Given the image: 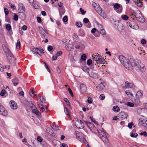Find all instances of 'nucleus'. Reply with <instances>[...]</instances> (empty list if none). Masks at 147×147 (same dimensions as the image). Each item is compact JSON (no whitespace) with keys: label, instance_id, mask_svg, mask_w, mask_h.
Segmentation results:
<instances>
[{"label":"nucleus","instance_id":"c756f323","mask_svg":"<svg viewBox=\"0 0 147 147\" xmlns=\"http://www.w3.org/2000/svg\"><path fill=\"white\" fill-rule=\"evenodd\" d=\"M135 131H133L131 133V136L133 138H136L138 136V135L137 133H135Z\"/></svg>","mask_w":147,"mask_h":147},{"label":"nucleus","instance_id":"5701e85b","mask_svg":"<svg viewBox=\"0 0 147 147\" xmlns=\"http://www.w3.org/2000/svg\"><path fill=\"white\" fill-rule=\"evenodd\" d=\"M146 119H142V118L140 119L139 120V123L142 126L145 127Z\"/></svg>","mask_w":147,"mask_h":147},{"label":"nucleus","instance_id":"338daca9","mask_svg":"<svg viewBox=\"0 0 147 147\" xmlns=\"http://www.w3.org/2000/svg\"><path fill=\"white\" fill-rule=\"evenodd\" d=\"M53 49V47L49 45L47 47V50L49 51H51Z\"/></svg>","mask_w":147,"mask_h":147},{"label":"nucleus","instance_id":"69168bd1","mask_svg":"<svg viewBox=\"0 0 147 147\" xmlns=\"http://www.w3.org/2000/svg\"><path fill=\"white\" fill-rule=\"evenodd\" d=\"M98 28L97 30H100L103 28L101 24H98Z\"/></svg>","mask_w":147,"mask_h":147},{"label":"nucleus","instance_id":"864d4df0","mask_svg":"<svg viewBox=\"0 0 147 147\" xmlns=\"http://www.w3.org/2000/svg\"><path fill=\"white\" fill-rule=\"evenodd\" d=\"M100 99L101 100H103L105 98V96L104 94H101L99 96Z\"/></svg>","mask_w":147,"mask_h":147},{"label":"nucleus","instance_id":"a19ab883","mask_svg":"<svg viewBox=\"0 0 147 147\" xmlns=\"http://www.w3.org/2000/svg\"><path fill=\"white\" fill-rule=\"evenodd\" d=\"M99 15H100V16L104 18H105L107 17V15L106 13L105 12H104L103 11H102L101 12V14H100Z\"/></svg>","mask_w":147,"mask_h":147},{"label":"nucleus","instance_id":"f03ea898","mask_svg":"<svg viewBox=\"0 0 147 147\" xmlns=\"http://www.w3.org/2000/svg\"><path fill=\"white\" fill-rule=\"evenodd\" d=\"M119 59L121 63L126 68L129 70L132 69V65L129 60L122 55L119 57Z\"/></svg>","mask_w":147,"mask_h":147},{"label":"nucleus","instance_id":"72a5a7b5","mask_svg":"<svg viewBox=\"0 0 147 147\" xmlns=\"http://www.w3.org/2000/svg\"><path fill=\"white\" fill-rule=\"evenodd\" d=\"M28 102L29 104L30 107L31 109H34L36 107L34 105L33 103L31 101H28Z\"/></svg>","mask_w":147,"mask_h":147},{"label":"nucleus","instance_id":"9d476101","mask_svg":"<svg viewBox=\"0 0 147 147\" xmlns=\"http://www.w3.org/2000/svg\"><path fill=\"white\" fill-rule=\"evenodd\" d=\"M125 86L123 87V88L125 89H126L128 88L134 89L135 87V86L133 83L129 82L127 81L125 82Z\"/></svg>","mask_w":147,"mask_h":147},{"label":"nucleus","instance_id":"6e6552de","mask_svg":"<svg viewBox=\"0 0 147 147\" xmlns=\"http://www.w3.org/2000/svg\"><path fill=\"white\" fill-rule=\"evenodd\" d=\"M88 75L90 77L95 79H97L98 78V74L96 71L95 69H90Z\"/></svg>","mask_w":147,"mask_h":147},{"label":"nucleus","instance_id":"b1692460","mask_svg":"<svg viewBox=\"0 0 147 147\" xmlns=\"http://www.w3.org/2000/svg\"><path fill=\"white\" fill-rule=\"evenodd\" d=\"M18 79L16 78L12 79V82L14 86H15L18 84Z\"/></svg>","mask_w":147,"mask_h":147},{"label":"nucleus","instance_id":"de8ad7c7","mask_svg":"<svg viewBox=\"0 0 147 147\" xmlns=\"http://www.w3.org/2000/svg\"><path fill=\"white\" fill-rule=\"evenodd\" d=\"M86 56L85 54H83L81 57V59L83 61L86 60Z\"/></svg>","mask_w":147,"mask_h":147},{"label":"nucleus","instance_id":"39448f33","mask_svg":"<svg viewBox=\"0 0 147 147\" xmlns=\"http://www.w3.org/2000/svg\"><path fill=\"white\" fill-rule=\"evenodd\" d=\"M127 26H129L131 28L134 29H138L139 26L136 22L134 21L133 19L132 20L128 21L127 23Z\"/></svg>","mask_w":147,"mask_h":147},{"label":"nucleus","instance_id":"e2e57ef3","mask_svg":"<svg viewBox=\"0 0 147 147\" xmlns=\"http://www.w3.org/2000/svg\"><path fill=\"white\" fill-rule=\"evenodd\" d=\"M62 53V52L61 51H59L57 52L56 54V55L57 57L61 55Z\"/></svg>","mask_w":147,"mask_h":147},{"label":"nucleus","instance_id":"393cba45","mask_svg":"<svg viewBox=\"0 0 147 147\" xmlns=\"http://www.w3.org/2000/svg\"><path fill=\"white\" fill-rule=\"evenodd\" d=\"M79 122V124L81 126V127L78 126V124L76 125L77 127L79 129H81L82 128H83L84 127V123H83L82 122L81 120H80L79 121H78Z\"/></svg>","mask_w":147,"mask_h":147},{"label":"nucleus","instance_id":"58836bf2","mask_svg":"<svg viewBox=\"0 0 147 147\" xmlns=\"http://www.w3.org/2000/svg\"><path fill=\"white\" fill-rule=\"evenodd\" d=\"M136 4L139 7H142V4L140 0H139Z\"/></svg>","mask_w":147,"mask_h":147},{"label":"nucleus","instance_id":"c03bdc74","mask_svg":"<svg viewBox=\"0 0 147 147\" xmlns=\"http://www.w3.org/2000/svg\"><path fill=\"white\" fill-rule=\"evenodd\" d=\"M25 7L24 5L22 6L21 7H19V9L20 10V11L21 12H25Z\"/></svg>","mask_w":147,"mask_h":147},{"label":"nucleus","instance_id":"f8f14e48","mask_svg":"<svg viewBox=\"0 0 147 147\" xmlns=\"http://www.w3.org/2000/svg\"><path fill=\"white\" fill-rule=\"evenodd\" d=\"M97 31L102 35L103 37L105 39H109V36L108 35L106 34L105 30L103 28L100 30H97Z\"/></svg>","mask_w":147,"mask_h":147},{"label":"nucleus","instance_id":"79ce46f5","mask_svg":"<svg viewBox=\"0 0 147 147\" xmlns=\"http://www.w3.org/2000/svg\"><path fill=\"white\" fill-rule=\"evenodd\" d=\"M43 63L45 64V67L47 69L49 73H50L51 71L50 70V69L49 68V67L47 65L46 63H45V62H43Z\"/></svg>","mask_w":147,"mask_h":147},{"label":"nucleus","instance_id":"e433bc0d","mask_svg":"<svg viewBox=\"0 0 147 147\" xmlns=\"http://www.w3.org/2000/svg\"><path fill=\"white\" fill-rule=\"evenodd\" d=\"M6 28L8 31H10L11 29V27L10 24H8L6 26Z\"/></svg>","mask_w":147,"mask_h":147},{"label":"nucleus","instance_id":"aec40b11","mask_svg":"<svg viewBox=\"0 0 147 147\" xmlns=\"http://www.w3.org/2000/svg\"><path fill=\"white\" fill-rule=\"evenodd\" d=\"M105 87V84L103 82H101L99 84L96 88L100 90H101L103 89Z\"/></svg>","mask_w":147,"mask_h":147},{"label":"nucleus","instance_id":"bf43d9fd","mask_svg":"<svg viewBox=\"0 0 147 147\" xmlns=\"http://www.w3.org/2000/svg\"><path fill=\"white\" fill-rule=\"evenodd\" d=\"M63 21L64 22H66L68 21V18L67 16H64L63 18Z\"/></svg>","mask_w":147,"mask_h":147},{"label":"nucleus","instance_id":"774afa93","mask_svg":"<svg viewBox=\"0 0 147 147\" xmlns=\"http://www.w3.org/2000/svg\"><path fill=\"white\" fill-rule=\"evenodd\" d=\"M41 36L43 38H47V36L45 33H43L41 34Z\"/></svg>","mask_w":147,"mask_h":147},{"label":"nucleus","instance_id":"5fc2aeb1","mask_svg":"<svg viewBox=\"0 0 147 147\" xmlns=\"http://www.w3.org/2000/svg\"><path fill=\"white\" fill-rule=\"evenodd\" d=\"M97 13H98L99 14H101V12L102 11V10L101 8L100 7V8L99 9V8L98 9H97L95 10Z\"/></svg>","mask_w":147,"mask_h":147},{"label":"nucleus","instance_id":"4468645a","mask_svg":"<svg viewBox=\"0 0 147 147\" xmlns=\"http://www.w3.org/2000/svg\"><path fill=\"white\" fill-rule=\"evenodd\" d=\"M118 115V117H119V119L121 120H123L125 118L127 119L128 116L127 113L123 112L120 113Z\"/></svg>","mask_w":147,"mask_h":147},{"label":"nucleus","instance_id":"0eeeda50","mask_svg":"<svg viewBox=\"0 0 147 147\" xmlns=\"http://www.w3.org/2000/svg\"><path fill=\"white\" fill-rule=\"evenodd\" d=\"M113 7L114 10L118 13H121L122 11V6L118 3H115Z\"/></svg>","mask_w":147,"mask_h":147},{"label":"nucleus","instance_id":"a18cd8bd","mask_svg":"<svg viewBox=\"0 0 147 147\" xmlns=\"http://www.w3.org/2000/svg\"><path fill=\"white\" fill-rule=\"evenodd\" d=\"M51 126L52 128L55 130H57L59 129L58 127V126H57L56 125H51Z\"/></svg>","mask_w":147,"mask_h":147},{"label":"nucleus","instance_id":"f257e3e1","mask_svg":"<svg viewBox=\"0 0 147 147\" xmlns=\"http://www.w3.org/2000/svg\"><path fill=\"white\" fill-rule=\"evenodd\" d=\"M131 64L132 65V69L133 67H135L136 69L140 70L142 72L144 71V66L143 64L141 63V61L137 59L132 60L131 61Z\"/></svg>","mask_w":147,"mask_h":147},{"label":"nucleus","instance_id":"c85d7f7f","mask_svg":"<svg viewBox=\"0 0 147 147\" xmlns=\"http://www.w3.org/2000/svg\"><path fill=\"white\" fill-rule=\"evenodd\" d=\"M137 14L136 12L133 11L131 12L130 16L131 17V18L134 17L136 18L137 17Z\"/></svg>","mask_w":147,"mask_h":147},{"label":"nucleus","instance_id":"1a4fd4ad","mask_svg":"<svg viewBox=\"0 0 147 147\" xmlns=\"http://www.w3.org/2000/svg\"><path fill=\"white\" fill-rule=\"evenodd\" d=\"M130 100L135 105V107H136L140 105V98L136 97H132L130 98Z\"/></svg>","mask_w":147,"mask_h":147},{"label":"nucleus","instance_id":"13d9d810","mask_svg":"<svg viewBox=\"0 0 147 147\" xmlns=\"http://www.w3.org/2000/svg\"><path fill=\"white\" fill-rule=\"evenodd\" d=\"M87 102L91 104L92 102V100L90 97H88V98Z\"/></svg>","mask_w":147,"mask_h":147},{"label":"nucleus","instance_id":"09e8293b","mask_svg":"<svg viewBox=\"0 0 147 147\" xmlns=\"http://www.w3.org/2000/svg\"><path fill=\"white\" fill-rule=\"evenodd\" d=\"M5 90L4 89L2 90L0 94L1 96H4L5 94Z\"/></svg>","mask_w":147,"mask_h":147},{"label":"nucleus","instance_id":"423d86ee","mask_svg":"<svg viewBox=\"0 0 147 147\" xmlns=\"http://www.w3.org/2000/svg\"><path fill=\"white\" fill-rule=\"evenodd\" d=\"M75 134L78 139L81 142H84L86 141L84 137V135L82 133L76 131L75 132Z\"/></svg>","mask_w":147,"mask_h":147},{"label":"nucleus","instance_id":"f704fd0d","mask_svg":"<svg viewBox=\"0 0 147 147\" xmlns=\"http://www.w3.org/2000/svg\"><path fill=\"white\" fill-rule=\"evenodd\" d=\"M126 105L127 106L130 107H135V105L133 102H128L127 103Z\"/></svg>","mask_w":147,"mask_h":147},{"label":"nucleus","instance_id":"dca6fc26","mask_svg":"<svg viewBox=\"0 0 147 147\" xmlns=\"http://www.w3.org/2000/svg\"><path fill=\"white\" fill-rule=\"evenodd\" d=\"M2 47L3 50L5 53L6 56H7V55L9 54V53H11L8 48L7 46L5 45H2Z\"/></svg>","mask_w":147,"mask_h":147},{"label":"nucleus","instance_id":"4d7b16f0","mask_svg":"<svg viewBox=\"0 0 147 147\" xmlns=\"http://www.w3.org/2000/svg\"><path fill=\"white\" fill-rule=\"evenodd\" d=\"M46 130L47 133L49 134H50V132L53 131L52 129H50L49 128H47Z\"/></svg>","mask_w":147,"mask_h":147},{"label":"nucleus","instance_id":"f3484780","mask_svg":"<svg viewBox=\"0 0 147 147\" xmlns=\"http://www.w3.org/2000/svg\"><path fill=\"white\" fill-rule=\"evenodd\" d=\"M80 92L83 93L85 92L87 90V88L86 85L84 84H81L80 86Z\"/></svg>","mask_w":147,"mask_h":147},{"label":"nucleus","instance_id":"9b49d317","mask_svg":"<svg viewBox=\"0 0 147 147\" xmlns=\"http://www.w3.org/2000/svg\"><path fill=\"white\" fill-rule=\"evenodd\" d=\"M0 114L3 116H6L8 114L7 111L0 103Z\"/></svg>","mask_w":147,"mask_h":147},{"label":"nucleus","instance_id":"37998d69","mask_svg":"<svg viewBox=\"0 0 147 147\" xmlns=\"http://www.w3.org/2000/svg\"><path fill=\"white\" fill-rule=\"evenodd\" d=\"M64 111L66 115H69L68 109L67 108L64 107Z\"/></svg>","mask_w":147,"mask_h":147},{"label":"nucleus","instance_id":"6ab92c4d","mask_svg":"<svg viewBox=\"0 0 147 147\" xmlns=\"http://www.w3.org/2000/svg\"><path fill=\"white\" fill-rule=\"evenodd\" d=\"M40 109L41 111L42 112H46L48 110V108L46 106H43L42 105H41L39 106Z\"/></svg>","mask_w":147,"mask_h":147},{"label":"nucleus","instance_id":"0e129e2a","mask_svg":"<svg viewBox=\"0 0 147 147\" xmlns=\"http://www.w3.org/2000/svg\"><path fill=\"white\" fill-rule=\"evenodd\" d=\"M18 16L15 14L13 16V20L15 21H17L18 20Z\"/></svg>","mask_w":147,"mask_h":147},{"label":"nucleus","instance_id":"4be33fe9","mask_svg":"<svg viewBox=\"0 0 147 147\" xmlns=\"http://www.w3.org/2000/svg\"><path fill=\"white\" fill-rule=\"evenodd\" d=\"M117 29L120 32L122 31L124 29V27L123 24L121 23L119 24V25L117 24Z\"/></svg>","mask_w":147,"mask_h":147},{"label":"nucleus","instance_id":"603ef678","mask_svg":"<svg viewBox=\"0 0 147 147\" xmlns=\"http://www.w3.org/2000/svg\"><path fill=\"white\" fill-rule=\"evenodd\" d=\"M80 11L81 12V13L82 15L85 14L86 13V11H84V9H82L81 8H80Z\"/></svg>","mask_w":147,"mask_h":147},{"label":"nucleus","instance_id":"8fccbe9b","mask_svg":"<svg viewBox=\"0 0 147 147\" xmlns=\"http://www.w3.org/2000/svg\"><path fill=\"white\" fill-rule=\"evenodd\" d=\"M92 63V61L91 59H88L87 61V64L88 65H90Z\"/></svg>","mask_w":147,"mask_h":147},{"label":"nucleus","instance_id":"ddd939ff","mask_svg":"<svg viewBox=\"0 0 147 147\" xmlns=\"http://www.w3.org/2000/svg\"><path fill=\"white\" fill-rule=\"evenodd\" d=\"M7 57L9 62L11 63H14L15 59L14 56L11 53H10L9 54L7 55Z\"/></svg>","mask_w":147,"mask_h":147},{"label":"nucleus","instance_id":"a211bd4d","mask_svg":"<svg viewBox=\"0 0 147 147\" xmlns=\"http://www.w3.org/2000/svg\"><path fill=\"white\" fill-rule=\"evenodd\" d=\"M139 16L138 17H137V18H136V20L142 23L144 22L145 21V19L142 16L140 13H139Z\"/></svg>","mask_w":147,"mask_h":147},{"label":"nucleus","instance_id":"c9c22d12","mask_svg":"<svg viewBox=\"0 0 147 147\" xmlns=\"http://www.w3.org/2000/svg\"><path fill=\"white\" fill-rule=\"evenodd\" d=\"M38 30L39 32L41 34L44 33V30L41 26H39L38 27Z\"/></svg>","mask_w":147,"mask_h":147},{"label":"nucleus","instance_id":"ea45409f","mask_svg":"<svg viewBox=\"0 0 147 147\" xmlns=\"http://www.w3.org/2000/svg\"><path fill=\"white\" fill-rule=\"evenodd\" d=\"M20 41L19 40H17V42L16 44V47L17 49H19L20 47Z\"/></svg>","mask_w":147,"mask_h":147},{"label":"nucleus","instance_id":"412c9836","mask_svg":"<svg viewBox=\"0 0 147 147\" xmlns=\"http://www.w3.org/2000/svg\"><path fill=\"white\" fill-rule=\"evenodd\" d=\"M143 95V92L141 91L137 92L136 95V97L140 98H142Z\"/></svg>","mask_w":147,"mask_h":147},{"label":"nucleus","instance_id":"49530a36","mask_svg":"<svg viewBox=\"0 0 147 147\" xmlns=\"http://www.w3.org/2000/svg\"><path fill=\"white\" fill-rule=\"evenodd\" d=\"M140 134L141 136L144 135L145 137H146L147 136V133L146 131H142Z\"/></svg>","mask_w":147,"mask_h":147},{"label":"nucleus","instance_id":"473e14b6","mask_svg":"<svg viewBox=\"0 0 147 147\" xmlns=\"http://www.w3.org/2000/svg\"><path fill=\"white\" fill-rule=\"evenodd\" d=\"M32 112L33 113H34L37 115H39L40 114V113L38 110L35 109H33L32 110Z\"/></svg>","mask_w":147,"mask_h":147},{"label":"nucleus","instance_id":"680f3d73","mask_svg":"<svg viewBox=\"0 0 147 147\" xmlns=\"http://www.w3.org/2000/svg\"><path fill=\"white\" fill-rule=\"evenodd\" d=\"M4 11L5 14L6 15H8L9 14V11L7 9V8H4Z\"/></svg>","mask_w":147,"mask_h":147},{"label":"nucleus","instance_id":"052dcab7","mask_svg":"<svg viewBox=\"0 0 147 147\" xmlns=\"http://www.w3.org/2000/svg\"><path fill=\"white\" fill-rule=\"evenodd\" d=\"M133 125V123L132 122L129 123H128L127 126L129 128L131 129Z\"/></svg>","mask_w":147,"mask_h":147},{"label":"nucleus","instance_id":"20e7f679","mask_svg":"<svg viewBox=\"0 0 147 147\" xmlns=\"http://www.w3.org/2000/svg\"><path fill=\"white\" fill-rule=\"evenodd\" d=\"M97 55H92V59L93 61H96V62L100 63L102 64H104L105 62L104 58L100 56L99 54L97 53Z\"/></svg>","mask_w":147,"mask_h":147},{"label":"nucleus","instance_id":"cd10ccee","mask_svg":"<svg viewBox=\"0 0 147 147\" xmlns=\"http://www.w3.org/2000/svg\"><path fill=\"white\" fill-rule=\"evenodd\" d=\"M82 69L84 71L87 73L88 75L90 70V69H89L88 68H87V67L86 66H84L82 67Z\"/></svg>","mask_w":147,"mask_h":147},{"label":"nucleus","instance_id":"7ed1b4c3","mask_svg":"<svg viewBox=\"0 0 147 147\" xmlns=\"http://www.w3.org/2000/svg\"><path fill=\"white\" fill-rule=\"evenodd\" d=\"M97 131L99 134V137L102 139L105 144H107L108 142L107 138L108 134L104 131H102L100 129L97 130Z\"/></svg>","mask_w":147,"mask_h":147},{"label":"nucleus","instance_id":"a878e982","mask_svg":"<svg viewBox=\"0 0 147 147\" xmlns=\"http://www.w3.org/2000/svg\"><path fill=\"white\" fill-rule=\"evenodd\" d=\"M25 12H19L18 13V15L19 16H21V17H20L21 18L23 19H25L26 18V15Z\"/></svg>","mask_w":147,"mask_h":147},{"label":"nucleus","instance_id":"3c124183","mask_svg":"<svg viewBox=\"0 0 147 147\" xmlns=\"http://www.w3.org/2000/svg\"><path fill=\"white\" fill-rule=\"evenodd\" d=\"M79 33L80 34V36H84V33L82 30H79Z\"/></svg>","mask_w":147,"mask_h":147},{"label":"nucleus","instance_id":"bb28decb","mask_svg":"<svg viewBox=\"0 0 147 147\" xmlns=\"http://www.w3.org/2000/svg\"><path fill=\"white\" fill-rule=\"evenodd\" d=\"M141 111L142 112L144 113V114L142 115V116L144 117H147V109L144 108L141 109Z\"/></svg>","mask_w":147,"mask_h":147},{"label":"nucleus","instance_id":"2f4dec72","mask_svg":"<svg viewBox=\"0 0 147 147\" xmlns=\"http://www.w3.org/2000/svg\"><path fill=\"white\" fill-rule=\"evenodd\" d=\"M113 110L115 112H117L119 111L120 109L118 106H114L113 108Z\"/></svg>","mask_w":147,"mask_h":147},{"label":"nucleus","instance_id":"2eb2a0df","mask_svg":"<svg viewBox=\"0 0 147 147\" xmlns=\"http://www.w3.org/2000/svg\"><path fill=\"white\" fill-rule=\"evenodd\" d=\"M10 106L11 108L13 109H16L18 107L17 104L15 101L12 100L10 101Z\"/></svg>","mask_w":147,"mask_h":147},{"label":"nucleus","instance_id":"6e6d98bb","mask_svg":"<svg viewBox=\"0 0 147 147\" xmlns=\"http://www.w3.org/2000/svg\"><path fill=\"white\" fill-rule=\"evenodd\" d=\"M37 140L39 142H42V138L41 137L38 136L37 138Z\"/></svg>","mask_w":147,"mask_h":147},{"label":"nucleus","instance_id":"7c9ffc66","mask_svg":"<svg viewBox=\"0 0 147 147\" xmlns=\"http://www.w3.org/2000/svg\"><path fill=\"white\" fill-rule=\"evenodd\" d=\"M76 25L79 28H81L82 26V24L81 22H76Z\"/></svg>","mask_w":147,"mask_h":147},{"label":"nucleus","instance_id":"4c0bfd02","mask_svg":"<svg viewBox=\"0 0 147 147\" xmlns=\"http://www.w3.org/2000/svg\"><path fill=\"white\" fill-rule=\"evenodd\" d=\"M121 18L122 19L124 20H127L128 19V16L126 15H122Z\"/></svg>","mask_w":147,"mask_h":147}]
</instances>
